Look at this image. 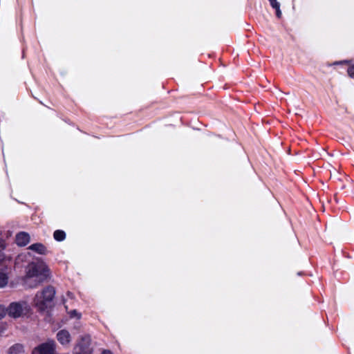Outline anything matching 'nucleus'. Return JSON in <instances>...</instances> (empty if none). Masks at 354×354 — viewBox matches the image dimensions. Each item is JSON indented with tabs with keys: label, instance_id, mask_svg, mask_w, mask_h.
Wrapping results in <instances>:
<instances>
[{
	"label": "nucleus",
	"instance_id": "obj_20",
	"mask_svg": "<svg viewBox=\"0 0 354 354\" xmlns=\"http://www.w3.org/2000/svg\"><path fill=\"white\" fill-rule=\"evenodd\" d=\"M3 248V245L1 244V245H0V249H1V248Z\"/></svg>",
	"mask_w": 354,
	"mask_h": 354
},
{
	"label": "nucleus",
	"instance_id": "obj_10",
	"mask_svg": "<svg viewBox=\"0 0 354 354\" xmlns=\"http://www.w3.org/2000/svg\"><path fill=\"white\" fill-rule=\"evenodd\" d=\"M24 352V346L20 344H16L10 347L8 354H21Z\"/></svg>",
	"mask_w": 354,
	"mask_h": 354
},
{
	"label": "nucleus",
	"instance_id": "obj_12",
	"mask_svg": "<svg viewBox=\"0 0 354 354\" xmlns=\"http://www.w3.org/2000/svg\"><path fill=\"white\" fill-rule=\"evenodd\" d=\"M68 315L70 316V317L71 318H77V319H80L81 317V314L79 313L77 310H71L70 312H68Z\"/></svg>",
	"mask_w": 354,
	"mask_h": 354
},
{
	"label": "nucleus",
	"instance_id": "obj_7",
	"mask_svg": "<svg viewBox=\"0 0 354 354\" xmlns=\"http://www.w3.org/2000/svg\"><path fill=\"white\" fill-rule=\"evenodd\" d=\"M30 241V235L24 232L18 233L16 235V243L19 246H25Z\"/></svg>",
	"mask_w": 354,
	"mask_h": 354
},
{
	"label": "nucleus",
	"instance_id": "obj_9",
	"mask_svg": "<svg viewBox=\"0 0 354 354\" xmlns=\"http://www.w3.org/2000/svg\"><path fill=\"white\" fill-rule=\"evenodd\" d=\"M28 249L39 254H44L46 252V247L41 243H34L29 246Z\"/></svg>",
	"mask_w": 354,
	"mask_h": 354
},
{
	"label": "nucleus",
	"instance_id": "obj_4",
	"mask_svg": "<svg viewBox=\"0 0 354 354\" xmlns=\"http://www.w3.org/2000/svg\"><path fill=\"white\" fill-rule=\"evenodd\" d=\"M32 354H57L56 343L53 339L41 343L33 349Z\"/></svg>",
	"mask_w": 354,
	"mask_h": 354
},
{
	"label": "nucleus",
	"instance_id": "obj_11",
	"mask_svg": "<svg viewBox=\"0 0 354 354\" xmlns=\"http://www.w3.org/2000/svg\"><path fill=\"white\" fill-rule=\"evenodd\" d=\"M54 239L57 241H64L66 238V234L62 230H56L53 234Z\"/></svg>",
	"mask_w": 354,
	"mask_h": 354
},
{
	"label": "nucleus",
	"instance_id": "obj_1",
	"mask_svg": "<svg viewBox=\"0 0 354 354\" xmlns=\"http://www.w3.org/2000/svg\"><path fill=\"white\" fill-rule=\"evenodd\" d=\"M49 275V269L44 262H32L29 263L26 268L24 282L28 288H35L44 282Z\"/></svg>",
	"mask_w": 354,
	"mask_h": 354
},
{
	"label": "nucleus",
	"instance_id": "obj_15",
	"mask_svg": "<svg viewBox=\"0 0 354 354\" xmlns=\"http://www.w3.org/2000/svg\"><path fill=\"white\" fill-rule=\"evenodd\" d=\"M348 73L351 77L354 76V66H350L348 69Z\"/></svg>",
	"mask_w": 354,
	"mask_h": 354
},
{
	"label": "nucleus",
	"instance_id": "obj_6",
	"mask_svg": "<svg viewBox=\"0 0 354 354\" xmlns=\"http://www.w3.org/2000/svg\"><path fill=\"white\" fill-rule=\"evenodd\" d=\"M56 337L59 343L65 348L69 346L72 340L70 333L65 329L58 331Z\"/></svg>",
	"mask_w": 354,
	"mask_h": 354
},
{
	"label": "nucleus",
	"instance_id": "obj_18",
	"mask_svg": "<svg viewBox=\"0 0 354 354\" xmlns=\"http://www.w3.org/2000/svg\"><path fill=\"white\" fill-rule=\"evenodd\" d=\"M4 255L0 253V263L4 260Z\"/></svg>",
	"mask_w": 354,
	"mask_h": 354
},
{
	"label": "nucleus",
	"instance_id": "obj_8",
	"mask_svg": "<svg viewBox=\"0 0 354 354\" xmlns=\"http://www.w3.org/2000/svg\"><path fill=\"white\" fill-rule=\"evenodd\" d=\"M9 281V273L6 268L0 269V288H5Z\"/></svg>",
	"mask_w": 354,
	"mask_h": 354
},
{
	"label": "nucleus",
	"instance_id": "obj_14",
	"mask_svg": "<svg viewBox=\"0 0 354 354\" xmlns=\"http://www.w3.org/2000/svg\"><path fill=\"white\" fill-rule=\"evenodd\" d=\"M268 1L273 8H279V7H280V4L277 1V0H268Z\"/></svg>",
	"mask_w": 354,
	"mask_h": 354
},
{
	"label": "nucleus",
	"instance_id": "obj_19",
	"mask_svg": "<svg viewBox=\"0 0 354 354\" xmlns=\"http://www.w3.org/2000/svg\"><path fill=\"white\" fill-rule=\"evenodd\" d=\"M102 354H113L110 351H104Z\"/></svg>",
	"mask_w": 354,
	"mask_h": 354
},
{
	"label": "nucleus",
	"instance_id": "obj_13",
	"mask_svg": "<svg viewBox=\"0 0 354 354\" xmlns=\"http://www.w3.org/2000/svg\"><path fill=\"white\" fill-rule=\"evenodd\" d=\"M6 314H8V308L4 307L2 305H0V319L3 318Z\"/></svg>",
	"mask_w": 354,
	"mask_h": 354
},
{
	"label": "nucleus",
	"instance_id": "obj_3",
	"mask_svg": "<svg viewBox=\"0 0 354 354\" xmlns=\"http://www.w3.org/2000/svg\"><path fill=\"white\" fill-rule=\"evenodd\" d=\"M30 310V306L24 300L12 302L8 306V315L15 319L27 315Z\"/></svg>",
	"mask_w": 354,
	"mask_h": 354
},
{
	"label": "nucleus",
	"instance_id": "obj_2",
	"mask_svg": "<svg viewBox=\"0 0 354 354\" xmlns=\"http://www.w3.org/2000/svg\"><path fill=\"white\" fill-rule=\"evenodd\" d=\"M55 296V288L50 286H46L35 294L32 305L39 311H44L52 306Z\"/></svg>",
	"mask_w": 354,
	"mask_h": 354
},
{
	"label": "nucleus",
	"instance_id": "obj_16",
	"mask_svg": "<svg viewBox=\"0 0 354 354\" xmlns=\"http://www.w3.org/2000/svg\"><path fill=\"white\" fill-rule=\"evenodd\" d=\"M276 10V14L277 17L280 18L281 16V11L280 10V7L279 8H274Z\"/></svg>",
	"mask_w": 354,
	"mask_h": 354
},
{
	"label": "nucleus",
	"instance_id": "obj_17",
	"mask_svg": "<svg viewBox=\"0 0 354 354\" xmlns=\"http://www.w3.org/2000/svg\"><path fill=\"white\" fill-rule=\"evenodd\" d=\"M4 327L1 325H0V335L3 333L4 331Z\"/></svg>",
	"mask_w": 354,
	"mask_h": 354
},
{
	"label": "nucleus",
	"instance_id": "obj_5",
	"mask_svg": "<svg viewBox=\"0 0 354 354\" xmlns=\"http://www.w3.org/2000/svg\"><path fill=\"white\" fill-rule=\"evenodd\" d=\"M90 343L91 338L89 336L83 337L75 348V354H88L89 353L88 346L90 345Z\"/></svg>",
	"mask_w": 354,
	"mask_h": 354
}]
</instances>
